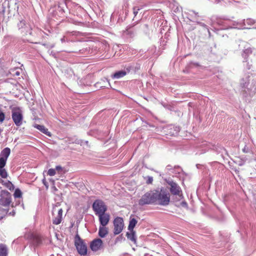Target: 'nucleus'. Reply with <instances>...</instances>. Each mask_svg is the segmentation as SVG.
<instances>
[{
	"instance_id": "1",
	"label": "nucleus",
	"mask_w": 256,
	"mask_h": 256,
	"mask_svg": "<svg viewBox=\"0 0 256 256\" xmlns=\"http://www.w3.org/2000/svg\"><path fill=\"white\" fill-rule=\"evenodd\" d=\"M0 206L5 208H2L3 216H0V220H2L8 212L10 206L14 207V204L12 200V196L10 192L6 190H2L0 194Z\"/></svg>"
},
{
	"instance_id": "2",
	"label": "nucleus",
	"mask_w": 256,
	"mask_h": 256,
	"mask_svg": "<svg viewBox=\"0 0 256 256\" xmlns=\"http://www.w3.org/2000/svg\"><path fill=\"white\" fill-rule=\"evenodd\" d=\"M156 202L160 205L166 206L169 204L170 201V194L160 190V191L154 190Z\"/></svg>"
},
{
	"instance_id": "3",
	"label": "nucleus",
	"mask_w": 256,
	"mask_h": 256,
	"mask_svg": "<svg viewBox=\"0 0 256 256\" xmlns=\"http://www.w3.org/2000/svg\"><path fill=\"white\" fill-rule=\"evenodd\" d=\"M154 190H150L144 194L138 200V204L144 206L152 204L156 202Z\"/></svg>"
},
{
	"instance_id": "4",
	"label": "nucleus",
	"mask_w": 256,
	"mask_h": 256,
	"mask_svg": "<svg viewBox=\"0 0 256 256\" xmlns=\"http://www.w3.org/2000/svg\"><path fill=\"white\" fill-rule=\"evenodd\" d=\"M92 208L96 216L105 213L108 210L106 205L100 200H94L92 205Z\"/></svg>"
},
{
	"instance_id": "5",
	"label": "nucleus",
	"mask_w": 256,
	"mask_h": 256,
	"mask_svg": "<svg viewBox=\"0 0 256 256\" xmlns=\"http://www.w3.org/2000/svg\"><path fill=\"white\" fill-rule=\"evenodd\" d=\"M74 244L79 254L83 256L86 254L87 246L78 234L75 236Z\"/></svg>"
},
{
	"instance_id": "6",
	"label": "nucleus",
	"mask_w": 256,
	"mask_h": 256,
	"mask_svg": "<svg viewBox=\"0 0 256 256\" xmlns=\"http://www.w3.org/2000/svg\"><path fill=\"white\" fill-rule=\"evenodd\" d=\"M12 118L16 126H20L22 124L23 115L19 108H14L12 110Z\"/></svg>"
},
{
	"instance_id": "7",
	"label": "nucleus",
	"mask_w": 256,
	"mask_h": 256,
	"mask_svg": "<svg viewBox=\"0 0 256 256\" xmlns=\"http://www.w3.org/2000/svg\"><path fill=\"white\" fill-rule=\"evenodd\" d=\"M166 182L170 186V190L172 194L178 196L180 199L183 198L182 189L176 182L170 180Z\"/></svg>"
},
{
	"instance_id": "8",
	"label": "nucleus",
	"mask_w": 256,
	"mask_h": 256,
	"mask_svg": "<svg viewBox=\"0 0 256 256\" xmlns=\"http://www.w3.org/2000/svg\"><path fill=\"white\" fill-rule=\"evenodd\" d=\"M114 235L120 234L124 226V223L123 218L120 217H116L114 220Z\"/></svg>"
},
{
	"instance_id": "9",
	"label": "nucleus",
	"mask_w": 256,
	"mask_h": 256,
	"mask_svg": "<svg viewBox=\"0 0 256 256\" xmlns=\"http://www.w3.org/2000/svg\"><path fill=\"white\" fill-rule=\"evenodd\" d=\"M10 154V149L6 148L0 154V168H4L6 164L7 160Z\"/></svg>"
},
{
	"instance_id": "10",
	"label": "nucleus",
	"mask_w": 256,
	"mask_h": 256,
	"mask_svg": "<svg viewBox=\"0 0 256 256\" xmlns=\"http://www.w3.org/2000/svg\"><path fill=\"white\" fill-rule=\"evenodd\" d=\"M17 26L20 32L24 35H27L28 34H32V29L29 24H26L25 20H20L17 24Z\"/></svg>"
},
{
	"instance_id": "11",
	"label": "nucleus",
	"mask_w": 256,
	"mask_h": 256,
	"mask_svg": "<svg viewBox=\"0 0 256 256\" xmlns=\"http://www.w3.org/2000/svg\"><path fill=\"white\" fill-rule=\"evenodd\" d=\"M100 226H106L110 220V215L108 213H104L98 215Z\"/></svg>"
},
{
	"instance_id": "12",
	"label": "nucleus",
	"mask_w": 256,
	"mask_h": 256,
	"mask_svg": "<svg viewBox=\"0 0 256 256\" xmlns=\"http://www.w3.org/2000/svg\"><path fill=\"white\" fill-rule=\"evenodd\" d=\"M102 244V240L100 238H97L92 242L90 247L92 251L96 252L100 249Z\"/></svg>"
},
{
	"instance_id": "13",
	"label": "nucleus",
	"mask_w": 256,
	"mask_h": 256,
	"mask_svg": "<svg viewBox=\"0 0 256 256\" xmlns=\"http://www.w3.org/2000/svg\"><path fill=\"white\" fill-rule=\"evenodd\" d=\"M63 210L62 208H60L58 210V214L56 216H54V218L52 220V223L54 224L58 225L60 224L62 220Z\"/></svg>"
},
{
	"instance_id": "14",
	"label": "nucleus",
	"mask_w": 256,
	"mask_h": 256,
	"mask_svg": "<svg viewBox=\"0 0 256 256\" xmlns=\"http://www.w3.org/2000/svg\"><path fill=\"white\" fill-rule=\"evenodd\" d=\"M34 126L35 128H36V129L46 134V136H52L51 133L48 130V129L47 128H46L44 126L40 125L38 124H34Z\"/></svg>"
},
{
	"instance_id": "15",
	"label": "nucleus",
	"mask_w": 256,
	"mask_h": 256,
	"mask_svg": "<svg viewBox=\"0 0 256 256\" xmlns=\"http://www.w3.org/2000/svg\"><path fill=\"white\" fill-rule=\"evenodd\" d=\"M127 238L133 242L134 244H136V232L134 230L127 232L126 234Z\"/></svg>"
},
{
	"instance_id": "16",
	"label": "nucleus",
	"mask_w": 256,
	"mask_h": 256,
	"mask_svg": "<svg viewBox=\"0 0 256 256\" xmlns=\"http://www.w3.org/2000/svg\"><path fill=\"white\" fill-rule=\"evenodd\" d=\"M108 228L106 227V226H100L99 227L98 230V236L100 238H104L108 234Z\"/></svg>"
},
{
	"instance_id": "17",
	"label": "nucleus",
	"mask_w": 256,
	"mask_h": 256,
	"mask_svg": "<svg viewBox=\"0 0 256 256\" xmlns=\"http://www.w3.org/2000/svg\"><path fill=\"white\" fill-rule=\"evenodd\" d=\"M137 222L138 220L134 218L132 215L130 216V218L129 224L128 226V230L132 231V230H134V228L135 227Z\"/></svg>"
},
{
	"instance_id": "18",
	"label": "nucleus",
	"mask_w": 256,
	"mask_h": 256,
	"mask_svg": "<svg viewBox=\"0 0 256 256\" xmlns=\"http://www.w3.org/2000/svg\"><path fill=\"white\" fill-rule=\"evenodd\" d=\"M252 53V49L250 48H247L243 50L242 54V58H244V62H247L248 58Z\"/></svg>"
},
{
	"instance_id": "19",
	"label": "nucleus",
	"mask_w": 256,
	"mask_h": 256,
	"mask_svg": "<svg viewBox=\"0 0 256 256\" xmlns=\"http://www.w3.org/2000/svg\"><path fill=\"white\" fill-rule=\"evenodd\" d=\"M128 73L126 70H120L116 72L112 76L113 78L118 79L125 76Z\"/></svg>"
},
{
	"instance_id": "20",
	"label": "nucleus",
	"mask_w": 256,
	"mask_h": 256,
	"mask_svg": "<svg viewBox=\"0 0 256 256\" xmlns=\"http://www.w3.org/2000/svg\"><path fill=\"white\" fill-rule=\"evenodd\" d=\"M8 254V250L7 246L3 244H0V256H7Z\"/></svg>"
},
{
	"instance_id": "21",
	"label": "nucleus",
	"mask_w": 256,
	"mask_h": 256,
	"mask_svg": "<svg viewBox=\"0 0 256 256\" xmlns=\"http://www.w3.org/2000/svg\"><path fill=\"white\" fill-rule=\"evenodd\" d=\"M249 84V80L248 78H242L240 80V84L242 88H246L248 86Z\"/></svg>"
},
{
	"instance_id": "22",
	"label": "nucleus",
	"mask_w": 256,
	"mask_h": 256,
	"mask_svg": "<svg viewBox=\"0 0 256 256\" xmlns=\"http://www.w3.org/2000/svg\"><path fill=\"white\" fill-rule=\"evenodd\" d=\"M8 173L5 168H0V176L4 178L8 177Z\"/></svg>"
},
{
	"instance_id": "23",
	"label": "nucleus",
	"mask_w": 256,
	"mask_h": 256,
	"mask_svg": "<svg viewBox=\"0 0 256 256\" xmlns=\"http://www.w3.org/2000/svg\"><path fill=\"white\" fill-rule=\"evenodd\" d=\"M66 0H60V2L59 3L58 8L60 9V10L64 12V8L66 6Z\"/></svg>"
},
{
	"instance_id": "24",
	"label": "nucleus",
	"mask_w": 256,
	"mask_h": 256,
	"mask_svg": "<svg viewBox=\"0 0 256 256\" xmlns=\"http://www.w3.org/2000/svg\"><path fill=\"white\" fill-rule=\"evenodd\" d=\"M124 36H128L129 37H132L134 35V34L130 28H128L124 32Z\"/></svg>"
},
{
	"instance_id": "25",
	"label": "nucleus",
	"mask_w": 256,
	"mask_h": 256,
	"mask_svg": "<svg viewBox=\"0 0 256 256\" xmlns=\"http://www.w3.org/2000/svg\"><path fill=\"white\" fill-rule=\"evenodd\" d=\"M14 196L15 198H20L22 197V192L20 189L17 188L16 190Z\"/></svg>"
},
{
	"instance_id": "26",
	"label": "nucleus",
	"mask_w": 256,
	"mask_h": 256,
	"mask_svg": "<svg viewBox=\"0 0 256 256\" xmlns=\"http://www.w3.org/2000/svg\"><path fill=\"white\" fill-rule=\"evenodd\" d=\"M10 73L14 76H19L20 75V70L18 68H14L11 70Z\"/></svg>"
},
{
	"instance_id": "27",
	"label": "nucleus",
	"mask_w": 256,
	"mask_h": 256,
	"mask_svg": "<svg viewBox=\"0 0 256 256\" xmlns=\"http://www.w3.org/2000/svg\"><path fill=\"white\" fill-rule=\"evenodd\" d=\"M4 185H5V186L8 188H9L10 190H12V188H14V186L13 184H12V183L10 182V181H8L7 182H6L4 184Z\"/></svg>"
},
{
	"instance_id": "28",
	"label": "nucleus",
	"mask_w": 256,
	"mask_h": 256,
	"mask_svg": "<svg viewBox=\"0 0 256 256\" xmlns=\"http://www.w3.org/2000/svg\"><path fill=\"white\" fill-rule=\"evenodd\" d=\"M48 174L50 176H54L56 174V170L54 168H50L48 170Z\"/></svg>"
},
{
	"instance_id": "29",
	"label": "nucleus",
	"mask_w": 256,
	"mask_h": 256,
	"mask_svg": "<svg viewBox=\"0 0 256 256\" xmlns=\"http://www.w3.org/2000/svg\"><path fill=\"white\" fill-rule=\"evenodd\" d=\"M5 118V114L0 109V122H4Z\"/></svg>"
},
{
	"instance_id": "30",
	"label": "nucleus",
	"mask_w": 256,
	"mask_h": 256,
	"mask_svg": "<svg viewBox=\"0 0 256 256\" xmlns=\"http://www.w3.org/2000/svg\"><path fill=\"white\" fill-rule=\"evenodd\" d=\"M236 24L234 25L236 26H240V28H242V26L245 25V20H244L242 22H235Z\"/></svg>"
},
{
	"instance_id": "31",
	"label": "nucleus",
	"mask_w": 256,
	"mask_h": 256,
	"mask_svg": "<svg viewBox=\"0 0 256 256\" xmlns=\"http://www.w3.org/2000/svg\"><path fill=\"white\" fill-rule=\"evenodd\" d=\"M146 184H152V182H153V178L152 176H148L146 177Z\"/></svg>"
},
{
	"instance_id": "32",
	"label": "nucleus",
	"mask_w": 256,
	"mask_h": 256,
	"mask_svg": "<svg viewBox=\"0 0 256 256\" xmlns=\"http://www.w3.org/2000/svg\"><path fill=\"white\" fill-rule=\"evenodd\" d=\"M124 237L122 236V235H120L119 236H118L116 238V240H115V242H122V240L124 239Z\"/></svg>"
},
{
	"instance_id": "33",
	"label": "nucleus",
	"mask_w": 256,
	"mask_h": 256,
	"mask_svg": "<svg viewBox=\"0 0 256 256\" xmlns=\"http://www.w3.org/2000/svg\"><path fill=\"white\" fill-rule=\"evenodd\" d=\"M140 10V8L137 7V6H135L134 8H133V12H134V14L135 16H136V14H138V10Z\"/></svg>"
},
{
	"instance_id": "34",
	"label": "nucleus",
	"mask_w": 256,
	"mask_h": 256,
	"mask_svg": "<svg viewBox=\"0 0 256 256\" xmlns=\"http://www.w3.org/2000/svg\"><path fill=\"white\" fill-rule=\"evenodd\" d=\"M180 204L182 206L187 208L188 207V204L186 202L183 201L180 203Z\"/></svg>"
},
{
	"instance_id": "35",
	"label": "nucleus",
	"mask_w": 256,
	"mask_h": 256,
	"mask_svg": "<svg viewBox=\"0 0 256 256\" xmlns=\"http://www.w3.org/2000/svg\"><path fill=\"white\" fill-rule=\"evenodd\" d=\"M246 22L248 24H253V22H252V20H250V19H248V20H246Z\"/></svg>"
},
{
	"instance_id": "36",
	"label": "nucleus",
	"mask_w": 256,
	"mask_h": 256,
	"mask_svg": "<svg viewBox=\"0 0 256 256\" xmlns=\"http://www.w3.org/2000/svg\"><path fill=\"white\" fill-rule=\"evenodd\" d=\"M16 214V212L14 210H13L12 212H8L7 214H8V215H10V216H14Z\"/></svg>"
},
{
	"instance_id": "37",
	"label": "nucleus",
	"mask_w": 256,
	"mask_h": 256,
	"mask_svg": "<svg viewBox=\"0 0 256 256\" xmlns=\"http://www.w3.org/2000/svg\"><path fill=\"white\" fill-rule=\"evenodd\" d=\"M55 170H58V171H59V170H62V166H56V169H55Z\"/></svg>"
},
{
	"instance_id": "38",
	"label": "nucleus",
	"mask_w": 256,
	"mask_h": 256,
	"mask_svg": "<svg viewBox=\"0 0 256 256\" xmlns=\"http://www.w3.org/2000/svg\"><path fill=\"white\" fill-rule=\"evenodd\" d=\"M220 150H216L218 152H222V150L226 151V150L223 147H220Z\"/></svg>"
},
{
	"instance_id": "39",
	"label": "nucleus",
	"mask_w": 256,
	"mask_h": 256,
	"mask_svg": "<svg viewBox=\"0 0 256 256\" xmlns=\"http://www.w3.org/2000/svg\"><path fill=\"white\" fill-rule=\"evenodd\" d=\"M246 68H248V70L250 69V68H251V65H250V64L248 63H247V64H246Z\"/></svg>"
},
{
	"instance_id": "40",
	"label": "nucleus",
	"mask_w": 256,
	"mask_h": 256,
	"mask_svg": "<svg viewBox=\"0 0 256 256\" xmlns=\"http://www.w3.org/2000/svg\"><path fill=\"white\" fill-rule=\"evenodd\" d=\"M104 82L106 81V82H108V84L110 86V82H109L107 78H104Z\"/></svg>"
},
{
	"instance_id": "41",
	"label": "nucleus",
	"mask_w": 256,
	"mask_h": 256,
	"mask_svg": "<svg viewBox=\"0 0 256 256\" xmlns=\"http://www.w3.org/2000/svg\"><path fill=\"white\" fill-rule=\"evenodd\" d=\"M191 64H192L194 66H200L198 63H191Z\"/></svg>"
},
{
	"instance_id": "42",
	"label": "nucleus",
	"mask_w": 256,
	"mask_h": 256,
	"mask_svg": "<svg viewBox=\"0 0 256 256\" xmlns=\"http://www.w3.org/2000/svg\"><path fill=\"white\" fill-rule=\"evenodd\" d=\"M56 211V208H53V210H52V213H53V215L54 216V212Z\"/></svg>"
},
{
	"instance_id": "43",
	"label": "nucleus",
	"mask_w": 256,
	"mask_h": 256,
	"mask_svg": "<svg viewBox=\"0 0 256 256\" xmlns=\"http://www.w3.org/2000/svg\"><path fill=\"white\" fill-rule=\"evenodd\" d=\"M198 24H200L202 26H206V24H202V22H198Z\"/></svg>"
},
{
	"instance_id": "44",
	"label": "nucleus",
	"mask_w": 256,
	"mask_h": 256,
	"mask_svg": "<svg viewBox=\"0 0 256 256\" xmlns=\"http://www.w3.org/2000/svg\"><path fill=\"white\" fill-rule=\"evenodd\" d=\"M61 41H62V42H65L64 38H62L61 39Z\"/></svg>"
},
{
	"instance_id": "45",
	"label": "nucleus",
	"mask_w": 256,
	"mask_h": 256,
	"mask_svg": "<svg viewBox=\"0 0 256 256\" xmlns=\"http://www.w3.org/2000/svg\"><path fill=\"white\" fill-rule=\"evenodd\" d=\"M43 183H44V185H46V180H45L44 179V180H43Z\"/></svg>"
},
{
	"instance_id": "46",
	"label": "nucleus",
	"mask_w": 256,
	"mask_h": 256,
	"mask_svg": "<svg viewBox=\"0 0 256 256\" xmlns=\"http://www.w3.org/2000/svg\"><path fill=\"white\" fill-rule=\"evenodd\" d=\"M243 152H246V148H245L243 149Z\"/></svg>"
},
{
	"instance_id": "47",
	"label": "nucleus",
	"mask_w": 256,
	"mask_h": 256,
	"mask_svg": "<svg viewBox=\"0 0 256 256\" xmlns=\"http://www.w3.org/2000/svg\"><path fill=\"white\" fill-rule=\"evenodd\" d=\"M170 166H167V168H168V170H170V168H169V167H170Z\"/></svg>"
},
{
	"instance_id": "48",
	"label": "nucleus",
	"mask_w": 256,
	"mask_h": 256,
	"mask_svg": "<svg viewBox=\"0 0 256 256\" xmlns=\"http://www.w3.org/2000/svg\"><path fill=\"white\" fill-rule=\"evenodd\" d=\"M192 12H194V14H196V13H195V12H194V10H192Z\"/></svg>"
}]
</instances>
